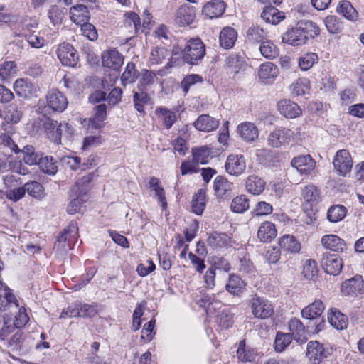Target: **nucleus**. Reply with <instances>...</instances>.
I'll use <instances>...</instances> for the list:
<instances>
[{"mask_svg": "<svg viewBox=\"0 0 364 364\" xmlns=\"http://www.w3.org/2000/svg\"><path fill=\"white\" fill-rule=\"evenodd\" d=\"M320 33L318 26L311 21H300L295 27L287 30L282 36V41L294 46L305 44L309 38H314Z\"/></svg>", "mask_w": 364, "mask_h": 364, "instance_id": "obj_1", "label": "nucleus"}, {"mask_svg": "<svg viewBox=\"0 0 364 364\" xmlns=\"http://www.w3.org/2000/svg\"><path fill=\"white\" fill-rule=\"evenodd\" d=\"M90 181V177L89 176H84L80 180L77 181L75 185L71 188L70 196L73 198L67 208L69 214L73 215L80 211L83 203L87 201V188L86 184L89 183Z\"/></svg>", "mask_w": 364, "mask_h": 364, "instance_id": "obj_2", "label": "nucleus"}, {"mask_svg": "<svg viewBox=\"0 0 364 364\" xmlns=\"http://www.w3.org/2000/svg\"><path fill=\"white\" fill-rule=\"evenodd\" d=\"M98 313L97 305L89 304L77 301L64 309L60 315V318L80 316L92 318Z\"/></svg>", "mask_w": 364, "mask_h": 364, "instance_id": "obj_3", "label": "nucleus"}, {"mask_svg": "<svg viewBox=\"0 0 364 364\" xmlns=\"http://www.w3.org/2000/svg\"><path fill=\"white\" fill-rule=\"evenodd\" d=\"M205 55V45L198 38L190 39L183 49V59L188 64L196 65Z\"/></svg>", "mask_w": 364, "mask_h": 364, "instance_id": "obj_4", "label": "nucleus"}, {"mask_svg": "<svg viewBox=\"0 0 364 364\" xmlns=\"http://www.w3.org/2000/svg\"><path fill=\"white\" fill-rule=\"evenodd\" d=\"M77 237V227L72 223L58 236L54 245V249L60 255L67 253L68 250L73 248Z\"/></svg>", "mask_w": 364, "mask_h": 364, "instance_id": "obj_5", "label": "nucleus"}, {"mask_svg": "<svg viewBox=\"0 0 364 364\" xmlns=\"http://www.w3.org/2000/svg\"><path fill=\"white\" fill-rule=\"evenodd\" d=\"M288 333H277L274 341H302L307 339L304 336L305 327L299 319L291 318L288 323Z\"/></svg>", "mask_w": 364, "mask_h": 364, "instance_id": "obj_6", "label": "nucleus"}, {"mask_svg": "<svg viewBox=\"0 0 364 364\" xmlns=\"http://www.w3.org/2000/svg\"><path fill=\"white\" fill-rule=\"evenodd\" d=\"M250 306L252 314L257 318H267L274 311L272 304L267 299L257 295H254L251 299Z\"/></svg>", "mask_w": 364, "mask_h": 364, "instance_id": "obj_7", "label": "nucleus"}, {"mask_svg": "<svg viewBox=\"0 0 364 364\" xmlns=\"http://www.w3.org/2000/svg\"><path fill=\"white\" fill-rule=\"evenodd\" d=\"M45 127L50 134L52 141L55 144H60L61 137L64 135L70 136L73 132V127L68 123L58 124L57 121L48 119L45 123Z\"/></svg>", "mask_w": 364, "mask_h": 364, "instance_id": "obj_8", "label": "nucleus"}, {"mask_svg": "<svg viewBox=\"0 0 364 364\" xmlns=\"http://www.w3.org/2000/svg\"><path fill=\"white\" fill-rule=\"evenodd\" d=\"M294 139V132L282 127L271 132L267 137V144L274 148H279L289 144Z\"/></svg>", "mask_w": 364, "mask_h": 364, "instance_id": "obj_9", "label": "nucleus"}, {"mask_svg": "<svg viewBox=\"0 0 364 364\" xmlns=\"http://www.w3.org/2000/svg\"><path fill=\"white\" fill-rule=\"evenodd\" d=\"M333 164L334 170L338 175L346 176L353 166L350 153L346 149L338 151L334 156Z\"/></svg>", "mask_w": 364, "mask_h": 364, "instance_id": "obj_10", "label": "nucleus"}, {"mask_svg": "<svg viewBox=\"0 0 364 364\" xmlns=\"http://www.w3.org/2000/svg\"><path fill=\"white\" fill-rule=\"evenodd\" d=\"M16 94L23 99L37 97L38 87L27 78H18L14 83Z\"/></svg>", "mask_w": 364, "mask_h": 364, "instance_id": "obj_11", "label": "nucleus"}, {"mask_svg": "<svg viewBox=\"0 0 364 364\" xmlns=\"http://www.w3.org/2000/svg\"><path fill=\"white\" fill-rule=\"evenodd\" d=\"M57 55L63 65L74 67L78 60V55L74 47L69 43H61L57 49Z\"/></svg>", "mask_w": 364, "mask_h": 364, "instance_id": "obj_12", "label": "nucleus"}, {"mask_svg": "<svg viewBox=\"0 0 364 364\" xmlns=\"http://www.w3.org/2000/svg\"><path fill=\"white\" fill-rule=\"evenodd\" d=\"M47 106L54 112H63L68 104L67 97L59 90L52 89L46 95Z\"/></svg>", "mask_w": 364, "mask_h": 364, "instance_id": "obj_13", "label": "nucleus"}, {"mask_svg": "<svg viewBox=\"0 0 364 364\" xmlns=\"http://www.w3.org/2000/svg\"><path fill=\"white\" fill-rule=\"evenodd\" d=\"M321 264L327 274L338 275L342 269L343 261L337 254L327 252L323 254Z\"/></svg>", "mask_w": 364, "mask_h": 364, "instance_id": "obj_14", "label": "nucleus"}, {"mask_svg": "<svg viewBox=\"0 0 364 364\" xmlns=\"http://www.w3.org/2000/svg\"><path fill=\"white\" fill-rule=\"evenodd\" d=\"M226 171L232 176L242 174L246 168V162L242 155L230 154L225 162Z\"/></svg>", "mask_w": 364, "mask_h": 364, "instance_id": "obj_15", "label": "nucleus"}, {"mask_svg": "<svg viewBox=\"0 0 364 364\" xmlns=\"http://www.w3.org/2000/svg\"><path fill=\"white\" fill-rule=\"evenodd\" d=\"M291 166L301 174H309L315 168L316 161L309 154L299 155L292 159Z\"/></svg>", "mask_w": 364, "mask_h": 364, "instance_id": "obj_16", "label": "nucleus"}, {"mask_svg": "<svg viewBox=\"0 0 364 364\" xmlns=\"http://www.w3.org/2000/svg\"><path fill=\"white\" fill-rule=\"evenodd\" d=\"M277 107L280 114L287 118L294 119L299 117L302 113L300 107L290 100L279 101Z\"/></svg>", "mask_w": 364, "mask_h": 364, "instance_id": "obj_17", "label": "nucleus"}, {"mask_svg": "<svg viewBox=\"0 0 364 364\" xmlns=\"http://www.w3.org/2000/svg\"><path fill=\"white\" fill-rule=\"evenodd\" d=\"M328 352L321 343H309L306 356L314 364H319L327 356Z\"/></svg>", "mask_w": 364, "mask_h": 364, "instance_id": "obj_18", "label": "nucleus"}, {"mask_svg": "<svg viewBox=\"0 0 364 364\" xmlns=\"http://www.w3.org/2000/svg\"><path fill=\"white\" fill-rule=\"evenodd\" d=\"M363 288V280L360 275L347 279L341 284V291L345 295L357 296L360 293Z\"/></svg>", "mask_w": 364, "mask_h": 364, "instance_id": "obj_19", "label": "nucleus"}, {"mask_svg": "<svg viewBox=\"0 0 364 364\" xmlns=\"http://www.w3.org/2000/svg\"><path fill=\"white\" fill-rule=\"evenodd\" d=\"M102 61L105 67L117 70L123 64L124 57L117 50L112 49L102 54Z\"/></svg>", "mask_w": 364, "mask_h": 364, "instance_id": "obj_20", "label": "nucleus"}, {"mask_svg": "<svg viewBox=\"0 0 364 364\" xmlns=\"http://www.w3.org/2000/svg\"><path fill=\"white\" fill-rule=\"evenodd\" d=\"M237 132L241 139L246 142L255 141L259 136V131L255 124L245 122L237 127Z\"/></svg>", "mask_w": 364, "mask_h": 364, "instance_id": "obj_21", "label": "nucleus"}, {"mask_svg": "<svg viewBox=\"0 0 364 364\" xmlns=\"http://www.w3.org/2000/svg\"><path fill=\"white\" fill-rule=\"evenodd\" d=\"M12 304H14L16 308L19 307L18 301L13 291L6 284L0 281V308L6 310Z\"/></svg>", "mask_w": 364, "mask_h": 364, "instance_id": "obj_22", "label": "nucleus"}, {"mask_svg": "<svg viewBox=\"0 0 364 364\" xmlns=\"http://www.w3.org/2000/svg\"><path fill=\"white\" fill-rule=\"evenodd\" d=\"M12 304H14L16 308L19 307L18 301L13 291L6 284L0 281V308L6 310Z\"/></svg>", "mask_w": 364, "mask_h": 364, "instance_id": "obj_23", "label": "nucleus"}, {"mask_svg": "<svg viewBox=\"0 0 364 364\" xmlns=\"http://www.w3.org/2000/svg\"><path fill=\"white\" fill-rule=\"evenodd\" d=\"M225 9V4L223 0H211L207 2L203 8V14L209 18L221 16Z\"/></svg>", "mask_w": 364, "mask_h": 364, "instance_id": "obj_24", "label": "nucleus"}, {"mask_svg": "<svg viewBox=\"0 0 364 364\" xmlns=\"http://www.w3.org/2000/svg\"><path fill=\"white\" fill-rule=\"evenodd\" d=\"M219 126V121L208 114H201L194 122V127L200 132H210Z\"/></svg>", "mask_w": 364, "mask_h": 364, "instance_id": "obj_25", "label": "nucleus"}, {"mask_svg": "<svg viewBox=\"0 0 364 364\" xmlns=\"http://www.w3.org/2000/svg\"><path fill=\"white\" fill-rule=\"evenodd\" d=\"M328 321L331 326L337 330H343L347 328L348 318L347 316L341 313L337 309H331L328 312Z\"/></svg>", "mask_w": 364, "mask_h": 364, "instance_id": "obj_26", "label": "nucleus"}, {"mask_svg": "<svg viewBox=\"0 0 364 364\" xmlns=\"http://www.w3.org/2000/svg\"><path fill=\"white\" fill-rule=\"evenodd\" d=\"M321 244L326 248L331 251L340 252L346 249V245L343 240L335 235H326L322 237Z\"/></svg>", "mask_w": 364, "mask_h": 364, "instance_id": "obj_27", "label": "nucleus"}, {"mask_svg": "<svg viewBox=\"0 0 364 364\" xmlns=\"http://www.w3.org/2000/svg\"><path fill=\"white\" fill-rule=\"evenodd\" d=\"M237 38V31L232 27H225L220 33V45L225 49L232 48Z\"/></svg>", "mask_w": 364, "mask_h": 364, "instance_id": "obj_28", "label": "nucleus"}, {"mask_svg": "<svg viewBox=\"0 0 364 364\" xmlns=\"http://www.w3.org/2000/svg\"><path fill=\"white\" fill-rule=\"evenodd\" d=\"M261 18L267 23L277 25L285 18V15L277 8L269 6H266L261 13Z\"/></svg>", "mask_w": 364, "mask_h": 364, "instance_id": "obj_29", "label": "nucleus"}, {"mask_svg": "<svg viewBox=\"0 0 364 364\" xmlns=\"http://www.w3.org/2000/svg\"><path fill=\"white\" fill-rule=\"evenodd\" d=\"M280 248L287 252L298 253L301 250V244L291 235H284L279 239Z\"/></svg>", "mask_w": 364, "mask_h": 364, "instance_id": "obj_30", "label": "nucleus"}, {"mask_svg": "<svg viewBox=\"0 0 364 364\" xmlns=\"http://www.w3.org/2000/svg\"><path fill=\"white\" fill-rule=\"evenodd\" d=\"M69 14L70 20L76 24H81L90 18L88 9L83 4L73 6L70 9Z\"/></svg>", "mask_w": 364, "mask_h": 364, "instance_id": "obj_31", "label": "nucleus"}, {"mask_svg": "<svg viewBox=\"0 0 364 364\" xmlns=\"http://www.w3.org/2000/svg\"><path fill=\"white\" fill-rule=\"evenodd\" d=\"M195 18L193 9L187 6H181L176 12L175 21L181 26L191 24Z\"/></svg>", "mask_w": 364, "mask_h": 364, "instance_id": "obj_32", "label": "nucleus"}, {"mask_svg": "<svg viewBox=\"0 0 364 364\" xmlns=\"http://www.w3.org/2000/svg\"><path fill=\"white\" fill-rule=\"evenodd\" d=\"M21 337L22 332L21 329L14 325H9L6 322L4 323V326L0 331V338L2 341H19Z\"/></svg>", "mask_w": 364, "mask_h": 364, "instance_id": "obj_33", "label": "nucleus"}, {"mask_svg": "<svg viewBox=\"0 0 364 364\" xmlns=\"http://www.w3.org/2000/svg\"><path fill=\"white\" fill-rule=\"evenodd\" d=\"M325 306L321 300H317L309 304L301 311L302 317L307 319L318 318L324 311Z\"/></svg>", "mask_w": 364, "mask_h": 364, "instance_id": "obj_34", "label": "nucleus"}, {"mask_svg": "<svg viewBox=\"0 0 364 364\" xmlns=\"http://www.w3.org/2000/svg\"><path fill=\"white\" fill-rule=\"evenodd\" d=\"M277 235V230L273 223L266 221L259 228L257 237L262 242H269Z\"/></svg>", "mask_w": 364, "mask_h": 364, "instance_id": "obj_35", "label": "nucleus"}, {"mask_svg": "<svg viewBox=\"0 0 364 364\" xmlns=\"http://www.w3.org/2000/svg\"><path fill=\"white\" fill-rule=\"evenodd\" d=\"M265 185V181L257 176H249L245 182L247 191L255 196H258L264 191Z\"/></svg>", "mask_w": 364, "mask_h": 364, "instance_id": "obj_36", "label": "nucleus"}, {"mask_svg": "<svg viewBox=\"0 0 364 364\" xmlns=\"http://www.w3.org/2000/svg\"><path fill=\"white\" fill-rule=\"evenodd\" d=\"M278 74L279 70L277 67L270 62L262 64L258 72L259 78L266 82L274 80Z\"/></svg>", "mask_w": 364, "mask_h": 364, "instance_id": "obj_37", "label": "nucleus"}, {"mask_svg": "<svg viewBox=\"0 0 364 364\" xmlns=\"http://www.w3.org/2000/svg\"><path fill=\"white\" fill-rule=\"evenodd\" d=\"M230 238L223 232H214L211 233L207 240L208 245L213 249H220L229 245Z\"/></svg>", "mask_w": 364, "mask_h": 364, "instance_id": "obj_38", "label": "nucleus"}, {"mask_svg": "<svg viewBox=\"0 0 364 364\" xmlns=\"http://www.w3.org/2000/svg\"><path fill=\"white\" fill-rule=\"evenodd\" d=\"M95 113L89 119V126L95 129H99L102 127V122L107 117V106L105 104H100L95 107Z\"/></svg>", "mask_w": 364, "mask_h": 364, "instance_id": "obj_39", "label": "nucleus"}, {"mask_svg": "<svg viewBox=\"0 0 364 364\" xmlns=\"http://www.w3.org/2000/svg\"><path fill=\"white\" fill-rule=\"evenodd\" d=\"M245 286L244 281L237 275L231 274L225 285L226 290L233 295H240Z\"/></svg>", "mask_w": 364, "mask_h": 364, "instance_id": "obj_40", "label": "nucleus"}, {"mask_svg": "<svg viewBox=\"0 0 364 364\" xmlns=\"http://www.w3.org/2000/svg\"><path fill=\"white\" fill-rule=\"evenodd\" d=\"M337 11L344 18L351 21H355L358 18V13L348 1H340Z\"/></svg>", "mask_w": 364, "mask_h": 364, "instance_id": "obj_41", "label": "nucleus"}, {"mask_svg": "<svg viewBox=\"0 0 364 364\" xmlns=\"http://www.w3.org/2000/svg\"><path fill=\"white\" fill-rule=\"evenodd\" d=\"M139 75V73L136 69L135 64L132 62H129L121 76L122 84L124 86L128 84H132L136 80Z\"/></svg>", "mask_w": 364, "mask_h": 364, "instance_id": "obj_42", "label": "nucleus"}, {"mask_svg": "<svg viewBox=\"0 0 364 364\" xmlns=\"http://www.w3.org/2000/svg\"><path fill=\"white\" fill-rule=\"evenodd\" d=\"M238 359L242 362H252L257 356V351L246 345V343H240L237 350Z\"/></svg>", "mask_w": 364, "mask_h": 364, "instance_id": "obj_43", "label": "nucleus"}, {"mask_svg": "<svg viewBox=\"0 0 364 364\" xmlns=\"http://www.w3.org/2000/svg\"><path fill=\"white\" fill-rule=\"evenodd\" d=\"M159 183L160 181L157 178L151 177L149 181V186L151 191L155 192L156 196L157 197L159 202L161 203L163 210H165L167 208V203L164 190L160 186Z\"/></svg>", "mask_w": 364, "mask_h": 364, "instance_id": "obj_44", "label": "nucleus"}, {"mask_svg": "<svg viewBox=\"0 0 364 364\" xmlns=\"http://www.w3.org/2000/svg\"><path fill=\"white\" fill-rule=\"evenodd\" d=\"M234 314L228 309H225L217 315L216 323L222 329H228L234 323Z\"/></svg>", "mask_w": 364, "mask_h": 364, "instance_id": "obj_45", "label": "nucleus"}, {"mask_svg": "<svg viewBox=\"0 0 364 364\" xmlns=\"http://www.w3.org/2000/svg\"><path fill=\"white\" fill-rule=\"evenodd\" d=\"M124 26L129 28L130 33H137L141 27V21L139 15L134 12L129 11L124 14Z\"/></svg>", "mask_w": 364, "mask_h": 364, "instance_id": "obj_46", "label": "nucleus"}, {"mask_svg": "<svg viewBox=\"0 0 364 364\" xmlns=\"http://www.w3.org/2000/svg\"><path fill=\"white\" fill-rule=\"evenodd\" d=\"M191 203L193 212L197 215L202 214L205 208V191L203 189L198 190Z\"/></svg>", "mask_w": 364, "mask_h": 364, "instance_id": "obj_47", "label": "nucleus"}, {"mask_svg": "<svg viewBox=\"0 0 364 364\" xmlns=\"http://www.w3.org/2000/svg\"><path fill=\"white\" fill-rule=\"evenodd\" d=\"M141 88L139 92H134L133 101L135 109L140 113L144 112V106L149 103V97L148 94Z\"/></svg>", "mask_w": 364, "mask_h": 364, "instance_id": "obj_48", "label": "nucleus"}, {"mask_svg": "<svg viewBox=\"0 0 364 364\" xmlns=\"http://www.w3.org/2000/svg\"><path fill=\"white\" fill-rule=\"evenodd\" d=\"M155 113L163 120L167 129H170L176 121L175 113L165 107H157Z\"/></svg>", "mask_w": 364, "mask_h": 364, "instance_id": "obj_49", "label": "nucleus"}, {"mask_svg": "<svg viewBox=\"0 0 364 364\" xmlns=\"http://www.w3.org/2000/svg\"><path fill=\"white\" fill-rule=\"evenodd\" d=\"M20 153L23 155L24 162L29 165H38L41 159V156L35 151L33 146H26Z\"/></svg>", "mask_w": 364, "mask_h": 364, "instance_id": "obj_50", "label": "nucleus"}, {"mask_svg": "<svg viewBox=\"0 0 364 364\" xmlns=\"http://www.w3.org/2000/svg\"><path fill=\"white\" fill-rule=\"evenodd\" d=\"M38 166L43 172L49 175H55L58 171L56 161L52 156H41Z\"/></svg>", "mask_w": 364, "mask_h": 364, "instance_id": "obj_51", "label": "nucleus"}, {"mask_svg": "<svg viewBox=\"0 0 364 364\" xmlns=\"http://www.w3.org/2000/svg\"><path fill=\"white\" fill-rule=\"evenodd\" d=\"M232 184L223 176H218L215 178L213 183V188L218 196H223L228 191L232 189Z\"/></svg>", "mask_w": 364, "mask_h": 364, "instance_id": "obj_52", "label": "nucleus"}, {"mask_svg": "<svg viewBox=\"0 0 364 364\" xmlns=\"http://www.w3.org/2000/svg\"><path fill=\"white\" fill-rule=\"evenodd\" d=\"M231 210L237 213H242L250 208L249 200L245 195L234 198L230 205Z\"/></svg>", "mask_w": 364, "mask_h": 364, "instance_id": "obj_53", "label": "nucleus"}, {"mask_svg": "<svg viewBox=\"0 0 364 364\" xmlns=\"http://www.w3.org/2000/svg\"><path fill=\"white\" fill-rule=\"evenodd\" d=\"M325 26L328 31L335 34L340 33L343 29V22L336 16H328L324 19Z\"/></svg>", "mask_w": 364, "mask_h": 364, "instance_id": "obj_54", "label": "nucleus"}, {"mask_svg": "<svg viewBox=\"0 0 364 364\" xmlns=\"http://www.w3.org/2000/svg\"><path fill=\"white\" fill-rule=\"evenodd\" d=\"M266 33L262 28L258 26H250L247 31V39L251 43H259L266 39Z\"/></svg>", "mask_w": 364, "mask_h": 364, "instance_id": "obj_55", "label": "nucleus"}, {"mask_svg": "<svg viewBox=\"0 0 364 364\" xmlns=\"http://www.w3.org/2000/svg\"><path fill=\"white\" fill-rule=\"evenodd\" d=\"M318 57L315 53H308L301 56L298 60V65L302 70H308L316 63Z\"/></svg>", "mask_w": 364, "mask_h": 364, "instance_id": "obj_56", "label": "nucleus"}, {"mask_svg": "<svg viewBox=\"0 0 364 364\" xmlns=\"http://www.w3.org/2000/svg\"><path fill=\"white\" fill-rule=\"evenodd\" d=\"M289 89L291 94L296 96L304 95L309 90V82L305 78L298 79L290 85Z\"/></svg>", "mask_w": 364, "mask_h": 364, "instance_id": "obj_57", "label": "nucleus"}, {"mask_svg": "<svg viewBox=\"0 0 364 364\" xmlns=\"http://www.w3.org/2000/svg\"><path fill=\"white\" fill-rule=\"evenodd\" d=\"M346 214V209L343 205H334L331 207L327 213V218L332 223H337L343 220Z\"/></svg>", "mask_w": 364, "mask_h": 364, "instance_id": "obj_58", "label": "nucleus"}, {"mask_svg": "<svg viewBox=\"0 0 364 364\" xmlns=\"http://www.w3.org/2000/svg\"><path fill=\"white\" fill-rule=\"evenodd\" d=\"M261 54L266 58L272 59L279 54L277 46L269 41H264L259 47Z\"/></svg>", "mask_w": 364, "mask_h": 364, "instance_id": "obj_59", "label": "nucleus"}, {"mask_svg": "<svg viewBox=\"0 0 364 364\" xmlns=\"http://www.w3.org/2000/svg\"><path fill=\"white\" fill-rule=\"evenodd\" d=\"M210 156V150L208 147L201 146L193 149V161L196 164H206Z\"/></svg>", "mask_w": 364, "mask_h": 364, "instance_id": "obj_60", "label": "nucleus"}, {"mask_svg": "<svg viewBox=\"0 0 364 364\" xmlns=\"http://www.w3.org/2000/svg\"><path fill=\"white\" fill-rule=\"evenodd\" d=\"M24 187L26 192L33 198H41L43 196V187L37 181L28 182Z\"/></svg>", "mask_w": 364, "mask_h": 364, "instance_id": "obj_61", "label": "nucleus"}, {"mask_svg": "<svg viewBox=\"0 0 364 364\" xmlns=\"http://www.w3.org/2000/svg\"><path fill=\"white\" fill-rule=\"evenodd\" d=\"M63 16V12L57 5H52L48 11V17L54 26L61 24Z\"/></svg>", "mask_w": 364, "mask_h": 364, "instance_id": "obj_62", "label": "nucleus"}, {"mask_svg": "<svg viewBox=\"0 0 364 364\" xmlns=\"http://www.w3.org/2000/svg\"><path fill=\"white\" fill-rule=\"evenodd\" d=\"M302 196L306 202H317L319 198L318 190L314 185H308L303 189Z\"/></svg>", "mask_w": 364, "mask_h": 364, "instance_id": "obj_63", "label": "nucleus"}, {"mask_svg": "<svg viewBox=\"0 0 364 364\" xmlns=\"http://www.w3.org/2000/svg\"><path fill=\"white\" fill-rule=\"evenodd\" d=\"M168 55V50L164 48H155L152 49L149 62L152 65L161 63Z\"/></svg>", "mask_w": 364, "mask_h": 364, "instance_id": "obj_64", "label": "nucleus"}]
</instances>
